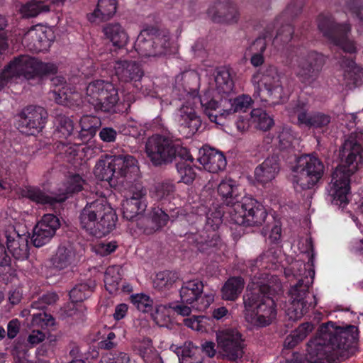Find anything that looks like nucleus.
<instances>
[{
    "label": "nucleus",
    "mask_w": 363,
    "mask_h": 363,
    "mask_svg": "<svg viewBox=\"0 0 363 363\" xmlns=\"http://www.w3.org/2000/svg\"><path fill=\"white\" fill-rule=\"evenodd\" d=\"M324 62L321 54L315 51L305 52L297 57L294 69L302 82L310 84L318 77Z\"/></svg>",
    "instance_id": "obj_16"
},
{
    "label": "nucleus",
    "mask_w": 363,
    "mask_h": 363,
    "mask_svg": "<svg viewBox=\"0 0 363 363\" xmlns=\"http://www.w3.org/2000/svg\"><path fill=\"white\" fill-rule=\"evenodd\" d=\"M86 100L96 109L111 111L119 101L118 89L109 82L96 80L86 89Z\"/></svg>",
    "instance_id": "obj_13"
},
{
    "label": "nucleus",
    "mask_w": 363,
    "mask_h": 363,
    "mask_svg": "<svg viewBox=\"0 0 363 363\" xmlns=\"http://www.w3.org/2000/svg\"><path fill=\"white\" fill-rule=\"evenodd\" d=\"M116 0H98L96 8L87 14V19L92 23L109 20L117 10Z\"/></svg>",
    "instance_id": "obj_29"
},
{
    "label": "nucleus",
    "mask_w": 363,
    "mask_h": 363,
    "mask_svg": "<svg viewBox=\"0 0 363 363\" xmlns=\"http://www.w3.org/2000/svg\"><path fill=\"white\" fill-rule=\"evenodd\" d=\"M60 226L59 218L54 214L44 215L33 230L32 241L34 246L40 247L48 244Z\"/></svg>",
    "instance_id": "obj_21"
},
{
    "label": "nucleus",
    "mask_w": 363,
    "mask_h": 363,
    "mask_svg": "<svg viewBox=\"0 0 363 363\" xmlns=\"http://www.w3.org/2000/svg\"><path fill=\"white\" fill-rule=\"evenodd\" d=\"M181 159L182 161L178 162L177 164L178 173L181 177V182L185 184H191L196 177V173L191 164L187 163V162L191 163L194 159L192 158L191 160H186L183 158Z\"/></svg>",
    "instance_id": "obj_52"
},
{
    "label": "nucleus",
    "mask_w": 363,
    "mask_h": 363,
    "mask_svg": "<svg viewBox=\"0 0 363 363\" xmlns=\"http://www.w3.org/2000/svg\"><path fill=\"white\" fill-rule=\"evenodd\" d=\"M264 287L247 289L243 296L244 316L247 322L256 326L269 325L277 316V308L272 296L260 294Z\"/></svg>",
    "instance_id": "obj_5"
},
{
    "label": "nucleus",
    "mask_w": 363,
    "mask_h": 363,
    "mask_svg": "<svg viewBox=\"0 0 363 363\" xmlns=\"http://www.w3.org/2000/svg\"><path fill=\"white\" fill-rule=\"evenodd\" d=\"M203 289L202 282L197 279L184 282L179 291L182 302L189 305L194 304L201 297Z\"/></svg>",
    "instance_id": "obj_35"
},
{
    "label": "nucleus",
    "mask_w": 363,
    "mask_h": 363,
    "mask_svg": "<svg viewBox=\"0 0 363 363\" xmlns=\"http://www.w3.org/2000/svg\"><path fill=\"white\" fill-rule=\"evenodd\" d=\"M56 134L61 138H67L74 130L72 121L67 116H58L56 118Z\"/></svg>",
    "instance_id": "obj_54"
},
{
    "label": "nucleus",
    "mask_w": 363,
    "mask_h": 363,
    "mask_svg": "<svg viewBox=\"0 0 363 363\" xmlns=\"http://www.w3.org/2000/svg\"><path fill=\"white\" fill-rule=\"evenodd\" d=\"M131 301L140 311L148 313L152 311L153 300L144 294H137L131 296Z\"/></svg>",
    "instance_id": "obj_55"
},
{
    "label": "nucleus",
    "mask_w": 363,
    "mask_h": 363,
    "mask_svg": "<svg viewBox=\"0 0 363 363\" xmlns=\"http://www.w3.org/2000/svg\"><path fill=\"white\" fill-rule=\"evenodd\" d=\"M20 118L21 131L28 135H34L44 128L48 113L41 106H29L22 111Z\"/></svg>",
    "instance_id": "obj_20"
},
{
    "label": "nucleus",
    "mask_w": 363,
    "mask_h": 363,
    "mask_svg": "<svg viewBox=\"0 0 363 363\" xmlns=\"http://www.w3.org/2000/svg\"><path fill=\"white\" fill-rule=\"evenodd\" d=\"M250 116L252 123L258 129L266 131L274 125L273 119L262 109H253L251 111Z\"/></svg>",
    "instance_id": "obj_50"
},
{
    "label": "nucleus",
    "mask_w": 363,
    "mask_h": 363,
    "mask_svg": "<svg viewBox=\"0 0 363 363\" xmlns=\"http://www.w3.org/2000/svg\"><path fill=\"white\" fill-rule=\"evenodd\" d=\"M179 363H203L200 349L192 342H185L176 349Z\"/></svg>",
    "instance_id": "obj_39"
},
{
    "label": "nucleus",
    "mask_w": 363,
    "mask_h": 363,
    "mask_svg": "<svg viewBox=\"0 0 363 363\" xmlns=\"http://www.w3.org/2000/svg\"><path fill=\"white\" fill-rule=\"evenodd\" d=\"M174 191V186L172 183L160 182L150 190V195L157 201L165 202L172 197Z\"/></svg>",
    "instance_id": "obj_47"
},
{
    "label": "nucleus",
    "mask_w": 363,
    "mask_h": 363,
    "mask_svg": "<svg viewBox=\"0 0 363 363\" xmlns=\"http://www.w3.org/2000/svg\"><path fill=\"white\" fill-rule=\"evenodd\" d=\"M121 163L120 159H116L115 155L108 156L100 159L95 165L94 175L98 179L112 182L113 179H117V170L116 167H119Z\"/></svg>",
    "instance_id": "obj_27"
},
{
    "label": "nucleus",
    "mask_w": 363,
    "mask_h": 363,
    "mask_svg": "<svg viewBox=\"0 0 363 363\" xmlns=\"http://www.w3.org/2000/svg\"><path fill=\"white\" fill-rule=\"evenodd\" d=\"M255 45L259 47V52L254 54L250 59L251 64L255 67L260 66L264 62L262 52L265 50V43L262 40H257Z\"/></svg>",
    "instance_id": "obj_62"
},
{
    "label": "nucleus",
    "mask_w": 363,
    "mask_h": 363,
    "mask_svg": "<svg viewBox=\"0 0 363 363\" xmlns=\"http://www.w3.org/2000/svg\"><path fill=\"white\" fill-rule=\"evenodd\" d=\"M217 191L223 201L233 208L235 203L240 202V191L237 182L230 179L225 178L218 185Z\"/></svg>",
    "instance_id": "obj_30"
},
{
    "label": "nucleus",
    "mask_w": 363,
    "mask_h": 363,
    "mask_svg": "<svg viewBox=\"0 0 363 363\" xmlns=\"http://www.w3.org/2000/svg\"><path fill=\"white\" fill-rule=\"evenodd\" d=\"M145 152L151 162L155 166L170 163L177 157L186 160H192L189 150L160 135H153L148 138L145 144Z\"/></svg>",
    "instance_id": "obj_9"
},
{
    "label": "nucleus",
    "mask_w": 363,
    "mask_h": 363,
    "mask_svg": "<svg viewBox=\"0 0 363 363\" xmlns=\"http://www.w3.org/2000/svg\"><path fill=\"white\" fill-rule=\"evenodd\" d=\"M244 281L241 277H231L224 284L221 289L222 298L226 301H235L242 293Z\"/></svg>",
    "instance_id": "obj_41"
},
{
    "label": "nucleus",
    "mask_w": 363,
    "mask_h": 363,
    "mask_svg": "<svg viewBox=\"0 0 363 363\" xmlns=\"http://www.w3.org/2000/svg\"><path fill=\"white\" fill-rule=\"evenodd\" d=\"M178 279V275L176 272L171 271L160 272L157 274L154 280L155 288L160 290L169 289Z\"/></svg>",
    "instance_id": "obj_51"
},
{
    "label": "nucleus",
    "mask_w": 363,
    "mask_h": 363,
    "mask_svg": "<svg viewBox=\"0 0 363 363\" xmlns=\"http://www.w3.org/2000/svg\"><path fill=\"white\" fill-rule=\"evenodd\" d=\"M198 161L206 171L211 173L224 170L227 164L224 155L211 147H203L199 150Z\"/></svg>",
    "instance_id": "obj_23"
},
{
    "label": "nucleus",
    "mask_w": 363,
    "mask_h": 363,
    "mask_svg": "<svg viewBox=\"0 0 363 363\" xmlns=\"http://www.w3.org/2000/svg\"><path fill=\"white\" fill-rule=\"evenodd\" d=\"M194 106L193 100L186 94V102L177 111L176 121L179 125L180 132L186 137H191L195 134L201 125V121L198 116Z\"/></svg>",
    "instance_id": "obj_18"
},
{
    "label": "nucleus",
    "mask_w": 363,
    "mask_h": 363,
    "mask_svg": "<svg viewBox=\"0 0 363 363\" xmlns=\"http://www.w3.org/2000/svg\"><path fill=\"white\" fill-rule=\"evenodd\" d=\"M54 39V32L50 27L36 25L24 34L22 43L31 51L42 52L50 48Z\"/></svg>",
    "instance_id": "obj_19"
},
{
    "label": "nucleus",
    "mask_w": 363,
    "mask_h": 363,
    "mask_svg": "<svg viewBox=\"0 0 363 363\" xmlns=\"http://www.w3.org/2000/svg\"><path fill=\"white\" fill-rule=\"evenodd\" d=\"M95 284L91 282L90 284L82 283L74 286L69 292V297L72 303H69L65 309L67 316H80L79 314L83 311L82 305H77L76 303L82 302L89 296L93 291Z\"/></svg>",
    "instance_id": "obj_26"
},
{
    "label": "nucleus",
    "mask_w": 363,
    "mask_h": 363,
    "mask_svg": "<svg viewBox=\"0 0 363 363\" xmlns=\"http://www.w3.org/2000/svg\"><path fill=\"white\" fill-rule=\"evenodd\" d=\"M340 159V164L333 173L328 193L334 205L344 207L349 201L350 177L363 166V133L349 135L342 145Z\"/></svg>",
    "instance_id": "obj_1"
},
{
    "label": "nucleus",
    "mask_w": 363,
    "mask_h": 363,
    "mask_svg": "<svg viewBox=\"0 0 363 363\" xmlns=\"http://www.w3.org/2000/svg\"><path fill=\"white\" fill-rule=\"evenodd\" d=\"M50 11L49 5L45 1L33 0L22 5L19 9V12L24 18L35 17L38 15L48 12Z\"/></svg>",
    "instance_id": "obj_46"
},
{
    "label": "nucleus",
    "mask_w": 363,
    "mask_h": 363,
    "mask_svg": "<svg viewBox=\"0 0 363 363\" xmlns=\"http://www.w3.org/2000/svg\"><path fill=\"white\" fill-rule=\"evenodd\" d=\"M347 9L359 19L360 23L363 26V6L359 4V0H348L347 2Z\"/></svg>",
    "instance_id": "obj_63"
},
{
    "label": "nucleus",
    "mask_w": 363,
    "mask_h": 363,
    "mask_svg": "<svg viewBox=\"0 0 363 363\" xmlns=\"http://www.w3.org/2000/svg\"><path fill=\"white\" fill-rule=\"evenodd\" d=\"M148 219L150 224L144 228V232L146 234H152L167 224L169 216L162 208L154 207L150 211Z\"/></svg>",
    "instance_id": "obj_42"
},
{
    "label": "nucleus",
    "mask_w": 363,
    "mask_h": 363,
    "mask_svg": "<svg viewBox=\"0 0 363 363\" xmlns=\"http://www.w3.org/2000/svg\"><path fill=\"white\" fill-rule=\"evenodd\" d=\"M124 135H128L137 138L142 134L143 128L140 123L135 121H128L121 128Z\"/></svg>",
    "instance_id": "obj_58"
},
{
    "label": "nucleus",
    "mask_w": 363,
    "mask_h": 363,
    "mask_svg": "<svg viewBox=\"0 0 363 363\" xmlns=\"http://www.w3.org/2000/svg\"><path fill=\"white\" fill-rule=\"evenodd\" d=\"M6 247L9 252L16 260H24L28 258V236L20 235L14 230L6 234Z\"/></svg>",
    "instance_id": "obj_25"
},
{
    "label": "nucleus",
    "mask_w": 363,
    "mask_h": 363,
    "mask_svg": "<svg viewBox=\"0 0 363 363\" xmlns=\"http://www.w3.org/2000/svg\"><path fill=\"white\" fill-rule=\"evenodd\" d=\"M54 89L52 91V97L57 104L65 105L70 99L69 94H72V89L68 87L65 78L56 76L51 79Z\"/></svg>",
    "instance_id": "obj_40"
},
{
    "label": "nucleus",
    "mask_w": 363,
    "mask_h": 363,
    "mask_svg": "<svg viewBox=\"0 0 363 363\" xmlns=\"http://www.w3.org/2000/svg\"><path fill=\"white\" fill-rule=\"evenodd\" d=\"M256 89L255 96L273 105L282 103L289 96L284 86V77L274 67H267L257 71L252 78Z\"/></svg>",
    "instance_id": "obj_6"
},
{
    "label": "nucleus",
    "mask_w": 363,
    "mask_h": 363,
    "mask_svg": "<svg viewBox=\"0 0 363 363\" xmlns=\"http://www.w3.org/2000/svg\"><path fill=\"white\" fill-rule=\"evenodd\" d=\"M106 38L117 48L125 47L128 41L129 36L125 28L118 23L106 24L103 28Z\"/></svg>",
    "instance_id": "obj_32"
},
{
    "label": "nucleus",
    "mask_w": 363,
    "mask_h": 363,
    "mask_svg": "<svg viewBox=\"0 0 363 363\" xmlns=\"http://www.w3.org/2000/svg\"><path fill=\"white\" fill-rule=\"evenodd\" d=\"M51 260L53 267L61 270L67 269L74 264L76 255L72 247L60 246Z\"/></svg>",
    "instance_id": "obj_38"
},
{
    "label": "nucleus",
    "mask_w": 363,
    "mask_h": 363,
    "mask_svg": "<svg viewBox=\"0 0 363 363\" xmlns=\"http://www.w3.org/2000/svg\"><path fill=\"white\" fill-rule=\"evenodd\" d=\"M314 329L311 323H304L300 325L295 330L288 335L284 340V347L293 348L303 340Z\"/></svg>",
    "instance_id": "obj_43"
},
{
    "label": "nucleus",
    "mask_w": 363,
    "mask_h": 363,
    "mask_svg": "<svg viewBox=\"0 0 363 363\" xmlns=\"http://www.w3.org/2000/svg\"><path fill=\"white\" fill-rule=\"evenodd\" d=\"M357 328H346L328 322L320 326L318 334L307 345L306 359L311 363L331 356L343 357L357 338Z\"/></svg>",
    "instance_id": "obj_2"
},
{
    "label": "nucleus",
    "mask_w": 363,
    "mask_h": 363,
    "mask_svg": "<svg viewBox=\"0 0 363 363\" xmlns=\"http://www.w3.org/2000/svg\"><path fill=\"white\" fill-rule=\"evenodd\" d=\"M58 299V296L54 293H48L43 295L38 301L32 303V309L43 310L47 305L55 303Z\"/></svg>",
    "instance_id": "obj_59"
},
{
    "label": "nucleus",
    "mask_w": 363,
    "mask_h": 363,
    "mask_svg": "<svg viewBox=\"0 0 363 363\" xmlns=\"http://www.w3.org/2000/svg\"><path fill=\"white\" fill-rule=\"evenodd\" d=\"M79 124L81 126V137L91 138L96 134L101 122L99 118L86 115L81 118Z\"/></svg>",
    "instance_id": "obj_49"
},
{
    "label": "nucleus",
    "mask_w": 363,
    "mask_h": 363,
    "mask_svg": "<svg viewBox=\"0 0 363 363\" xmlns=\"http://www.w3.org/2000/svg\"><path fill=\"white\" fill-rule=\"evenodd\" d=\"M189 96L193 100L194 106H198L200 104L203 106L205 114L208 117L211 121L217 124L220 123V121L223 117H220V114L223 110H218L219 108L218 101L214 99L208 100L205 97L200 99L198 96L196 89H194L192 91L189 92Z\"/></svg>",
    "instance_id": "obj_31"
},
{
    "label": "nucleus",
    "mask_w": 363,
    "mask_h": 363,
    "mask_svg": "<svg viewBox=\"0 0 363 363\" xmlns=\"http://www.w3.org/2000/svg\"><path fill=\"white\" fill-rule=\"evenodd\" d=\"M122 279L121 267L118 265L108 267L104 274L105 287L110 294L116 293Z\"/></svg>",
    "instance_id": "obj_44"
},
{
    "label": "nucleus",
    "mask_w": 363,
    "mask_h": 363,
    "mask_svg": "<svg viewBox=\"0 0 363 363\" xmlns=\"http://www.w3.org/2000/svg\"><path fill=\"white\" fill-rule=\"evenodd\" d=\"M330 123V116L322 112L313 113L311 128H322L328 125Z\"/></svg>",
    "instance_id": "obj_60"
},
{
    "label": "nucleus",
    "mask_w": 363,
    "mask_h": 363,
    "mask_svg": "<svg viewBox=\"0 0 363 363\" xmlns=\"http://www.w3.org/2000/svg\"><path fill=\"white\" fill-rule=\"evenodd\" d=\"M114 69L118 79L125 82L139 80L143 76L140 67L135 62L118 61Z\"/></svg>",
    "instance_id": "obj_33"
},
{
    "label": "nucleus",
    "mask_w": 363,
    "mask_h": 363,
    "mask_svg": "<svg viewBox=\"0 0 363 363\" xmlns=\"http://www.w3.org/2000/svg\"><path fill=\"white\" fill-rule=\"evenodd\" d=\"M252 104V100L250 96L245 94L238 96L230 99L227 104L224 105V108L220 113V116L227 118L234 113H245L250 109Z\"/></svg>",
    "instance_id": "obj_34"
},
{
    "label": "nucleus",
    "mask_w": 363,
    "mask_h": 363,
    "mask_svg": "<svg viewBox=\"0 0 363 363\" xmlns=\"http://www.w3.org/2000/svg\"><path fill=\"white\" fill-rule=\"evenodd\" d=\"M207 303L201 307L195 306L191 304V306H184L183 304L176 305H160L156 307L154 313H152V317L155 323L161 326L164 325V322H166L167 317L166 313L169 309H172L175 313L182 316H188L191 314L192 308L201 309L207 308L211 302L213 301L214 297L212 294L206 296Z\"/></svg>",
    "instance_id": "obj_24"
},
{
    "label": "nucleus",
    "mask_w": 363,
    "mask_h": 363,
    "mask_svg": "<svg viewBox=\"0 0 363 363\" xmlns=\"http://www.w3.org/2000/svg\"><path fill=\"white\" fill-rule=\"evenodd\" d=\"M115 157L121 160L120 166L116 167L118 178L121 177L133 178L139 175L140 169L138 161L134 157L128 155H115Z\"/></svg>",
    "instance_id": "obj_37"
},
{
    "label": "nucleus",
    "mask_w": 363,
    "mask_h": 363,
    "mask_svg": "<svg viewBox=\"0 0 363 363\" xmlns=\"http://www.w3.org/2000/svg\"><path fill=\"white\" fill-rule=\"evenodd\" d=\"M55 325V319L52 315L44 311L32 313V320L30 324L31 328L45 329Z\"/></svg>",
    "instance_id": "obj_53"
},
{
    "label": "nucleus",
    "mask_w": 363,
    "mask_h": 363,
    "mask_svg": "<svg viewBox=\"0 0 363 363\" xmlns=\"http://www.w3.org/2000/svg\"><path fill=\"white\" fill-rule=\"evenodd\" d=\"M278 139L280 146L283 148H286L292 143L294 136L290 128H284L279 133Z\"/></svg>",
    "instance_id": "obj_61"
},
{
    "label": "nucleus",
    "mask_w": 363,
    "mask_h": 363,
    "mask_svg": "<svg viewBox=\"0 0 363 363\" xmlns=\"http://www.w3.org/2000/svg\"><path fill=\"white\" fill-rule=\"evenodd\" d=\"M264 287V290L260 291V294H264L266 296H272L274 294L279 293L281 291L282 286L277 276H271L269 278H267V282L264 283L262 281H257L255 280V277L252 279V281L250 284L247 286V289L252 288V287Z\"/></svg>",
    "instance_id": "obj_45"
},
{
    "label": "nucleus",
    "mask_w": 363,
    "mask_h": 363,
    "mask_svg": "<svg viewBox=\"0 0 363 363\" xmlns=\"http://www.w3.org/2000/svg\"><path fill=\"white\" fill-rule=\"evenodd\" d=\"M146 195L147 191L141 183L136 182L128 186L121 202L124 218L133 220L145 212L147 206Z\"/></svg>",
    "instance_id": "obj_15"
},
{
    "label": "nucleus",
    "mask_w": 363,
    "mask_h": 363,
    "mask_svg": "<svg viewBox=\"0 0 363 363\" xmlns=\"http://www.w3.org/2000/svg\"><path fill=\"white\" fill-rule=\"evenodd\" d=\"M117 220L115 210L104 199L87 203L79 215L81 227L99 238L106 236L114 230Z\"/></svg>",
    "instance_id": "obj_4"
},
{
    "label": "nucleus",
    "mask_w": 363,
    "mask_h": 363,
    "mask_svg": "<svg viewBox=\"0 0 363 363\" xmlns=\"http://www.w3.org/2000/svg\"><path fill=\"white\" fill-rule=\"evenodd\" d=\"M208 318L202 315H193L184 320V325L193 330L198 332H205L207 330Z\"/></svg>",
    "instance_id": "obj_56"
},
{
    "label": "nucleus",
    "mask_w": 363,
    "mask_h": 363,
    "mask_svg": "<svg viewBox=\"0 0 363 363\" xmlns=\"http://www.w3.org/2000/svg\"><path fill=\"white\" fill-rule=\"evenodd\" d=\"M135 49L143 60H152L170 53L168 33L142 31L135 43Z\"/></svg>",
    "instance_id": "obj_11"
},
{
    "label": "nucleus",
    "mask_w": 363,
    "mask_h": 363,
    "mask_svg": "<svg viewBox=\"0 0 363 363\" xmlns=\"http://www.w3.org/2000/svg\"><path fill=\"white\" fill-rule=\"evenodd\" d=\"M135 350L138 352L145 363H160L161 358L153 347L149 338H143L134 342Z\"/></svg>",
    "instance_id": "obj_36"
},
{
    "label": "nucleus",
    "mask_w": 363,
    "mask_h": 363,
    "mask_svg": "<svg viewBox=\"0 0 363 363\" xmlns=\"http://www.w3.org/2000/svg\"><path fill=\"white\" fill-rule=\"evenodd\" d=\"M216 89L223 94L230 93L234 86L233 81L228 69L222 68L217 71L215 77Z\"/></svg>",
    "instance_id": "obj_48"
},
{
    "label": "nucleus",
    "mask_w": 363,
    "mask_h": 363,
    "mask_svg": "<svg viewBox=\"0 0 363 363\" xmlns=\"http://www.w3.org/2000/svg\"><path fill=\"white\" fill-rule=\"evenodd\" d=\"M208 17L214 22L234 24L238 22L240 12L231 0H216L208 9Z\"/></svg>",
    "instance_id": "obj_22"
},
{
    "label": "nucleus",
    "mask_w": 363,
    "mask_h": 363,
    "mask_svg": "<svg viewBox=\"0 0 363 363\" xmlns=\"http://www.w3.org/2000/svg\"><path fill=\"white\" fill-rule=\"evenodd\" d=\"M84 184L79 174L69 177L58 189V193L50 195L34 186L26 187L22 191V196L38 204L52 205L56 202L64 201L69 195L80 191Z\"/></svg>",
    "instance_id": "obj_10"
},
{
    "label": "nucleus",
    "mask_w": 363,
    "mask_h": 363,
    "mask_svg": "<svg viewBox=\"0 0 363 363\" xmlns=\"http://www.w3.org/2000/svg\"><path fill=\"white\" fill-rule=\"evenodd\" d=\"M324 164L318 157L305 155L292 168L291 181L296 191L313 188L324 174Z\"/></svg>",
    "instance_id": "obj_8"
},
{
    "label": "nucleus",
    "mask_w": 363,
    "mask_h": 363,
    "mask_svg": "<svg viewBox=\"0 0 363 363\" xmlns=\"http://www.w3.org/2000/svg\"><path fill=\"white\" fill-rule=\"evenodd\" d=\"M294 33V29L290 25L282 26L277 32L273 43L276 45L286 43L291 40Z\"/></svg>",
    "instance_id": "obj_57"
},
{
    "label": "nucleus",
    "mask_w": 363,
    "mask_h": 363,
    "mask_svg": "<svg viewBox=\"0 0 363 363\" xmlns=\"http://www.w3.org/2000/svg\"><path fill=\"white\" fill-rule=\"evenodd\" d=\"M218 352L229 360L235 361L244 354V342L241 334L233 328H224L216 332Z\"/></svg>",
    "instance_id": "obj_17"
},
{
    "label": "nucleus",
    "mask_w": 363,
    "mask_h": 363,
    "mask_svg": "<svg viewBox=\"0 0 363 363\" xmlns=\"http://www.w3.org/2000/svg\"><path fill=\"white\" fill-rule=\"evenodd\" d=\"M292 270L298 281L289 291L291 301L286 308V313L290 320H297L307 313L311 306V303H308L306 300V295L315 276L313 255L307 263L295 262L293 264Z\"/></svg>",
    "instance_id": "obj_3"
},
{
    "label": "nucleus",
    "mask_w": 363,
    "mask_h": 363,
    "mask_svg": "<svg viewBox=\"0 0 363 363\" xmlns=\"http://www.w3.org/2000/svg\"><path fill=\"white\" fill-rule=\"evenodd\" d=\"M56 66L52 63H45L30 56H20L11 61L0 73V91L11 85L21 77L30 79L35 75H42L55 72Z\"/></svg>",
    "instance_id": "obj_7"
},
{
    "label": "nucleus",
    "mask_w": 363,
    "mask_h": 363,
    "mask_svg": "<svg viewBox=\"0 0 363 363\" xmlns=\"http://www.w3.org/2000/svg\"><path fill=\"white\" fill-rule=\"evenodd\" d=\"M279 171L278 158L276 156L267 157L255 169V179L262 184L272 181Z\"/></svg>",
    "instance_id": "obj_28"
},
{
    "label": "nucleus",
    "mask_w": 363,
    "mask_h": 363,
    "mask_svg": "<svg viewBox=\"0 0 363 363\" xmlns=\"http://www.w3.org/2000/svg\"><path fill=\"white\" fill-rule=\"evenodd\" d=\"M318 27L325 37L344 52L354 53L357 51L354 42L347 38L351 31L349 24H338L331 16L321 14L318 18Z\"/></svg>",
    "instance_id": "obj_14"
},
{
    "label": "nucleus",
    "mask_w": 363,
    "mask_h": 363,
    "mask_svg": "<svg viewBox=\"0 0 363 363\" xmlns=\"http://www.w3.org/2000/svg\"><path fill=\"white\" fill-rule=\"evenodd\" d=\"M230 220L238 225L259 226L264 223L267 213L264 206L251 197H243L230 211Z\"/></svg>",
    "instance_id": "obj_12"
},
{
    "label": "nucleus",
    "mask_w": 363,
    "mask_h": 363,
    "mask_svg": "<svg viewBox=\"0 0 363 363\" xmlns=\"http://www.w3.org/2000/svg\"><path fill=\"white\" fill-rule=\"evenodd\" d=\"M296 114L298 125H303L311 128V122L313 121V113H309L303 108H298L296 111Z\"/></svg>",
    "instance_id": "obj_64"
}]
</instances>
